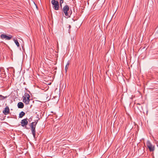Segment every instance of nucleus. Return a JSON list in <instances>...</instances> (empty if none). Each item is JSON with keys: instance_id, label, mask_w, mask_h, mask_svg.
<instances>
[{"instance_id": "1", "label": "nucleus", "mask_w": 158, "mask_h": 158, "mask_svg": "<svg viewBox=\"0 0 158 158\" xmlns=\"http://www.w3.org/2000/svg\"><path fill=\"white\" fill-rule=\"evenodd\" d=\"M63 11L65 15L67 17H69L72 13L71 10V12L69 10V7L68 6L65 5L64 6L63 9Z\"/></svg>"}, {"instance_id": "2", "label": "nucleus", "mask_w": 158, "mask_h": 158, "mask_svg": "<svg viewBox=\"0 0 158 158\" xmlns=\"http://www.w3.org/2000/svg\"><path fill=\"white\" fill-rule=\"evenodd\" d=\"M38 121L37 120L34 122L31 123V124L30 127L31 128V130L34 138H35V127L36 126L38 123Z\"/></svg>"}, {"instance_id": "3", "label": "nucleus", "mask_w": 158, "mask_h": 158, "mask_svg": "<svg viewBox=\"0 0 158 158\" xmlns=\"http://www.w3.org/2000/svg\"><path fill=\"white\" fill-rule=\"evenodd\" d=\"M51 3L53 6V8L55 10H58L59 8V4L58 1L55 0H52Z\"/></svg>"}, {"instance_id": "4", "label": "nucleus", "mask_w": 158, "mask_h": 158, "mask_svg": "<svg viewBox=\"0 0 158 158\" xmlns=\"http://www.w3.org/2000/svg\"><path fill=\"white\" fill-rule=\"evenodd\" d=\"M146 144L147 147L150 152H153L154 150V146L153 145L149 140L147 141Z\"/></svg>"}, {"instance_id": "5", "label": "nucleus", "mask_w": 158, "mask_h": 158, "mask_svg": "<svg viewBox=\"0 0 158 158\" xmlns=\"http://www.w3.org/2000/svg\"><path fill=\"white\" fill-rule=\"evenodd\" d=\"M21 123L22 127H25V128L27 129V128H26L27 125L28 123V119L27 118H25L22 120Z\"/></svg>"}, {"instance_id": "6", "label": "nucleus", "mask_w": 158, "mask_h": 158, "mask_svg": "<svg viewBox=\"0 0 158 158\" xmlns=\"http://www.w3.org/2000/svg\"><path fill=\"white\" fill-rule=\"evenodd\" d=\"M1 37L2 39H5L6 40H9L12 37V36L11 35H9L8 36L5 34H2Z\"/></svg>"}, {"instance_id": "7", "label": "nucleus", "mask_w": 158, "mask_h": 158, "mask_svg": "<svg viewBox=\"0 0 158 158\" xmlns=\"http://www.w3.org/2000/svg\"><path fill=\"white\" fill-rule=\"evenodd\" d=\"M10 113V109L8 106H6L3 110V113L4 114L6 115Z\"/></svg>"}, {"instance_id": "8", "label": "nucleus", "mask_w": 158, "mask_h": 158, "mask_svg": "<svg viewBox=\"0 0 158 158\" xmlns=\"http://www.w3.org/2000/svg\"><path fill=\"white\" fill-rule=\"evenodd\" d=\"M23 102L26 105L29 104L30 102L29 98L23 97Z\"/></svg>"}, {"instance_id": "9", "label": "nucleus", "mask_w": 158, "mask_h": 158, "mask_svg": "<svg viewBox=\"0 0 158 158\" xmlns=\"http://www.w3.org/2000/svg\"><path fill=\"white\" fill-rule=\"evenodd\" d=\"M18 107L19 108H23L24 107V104L21 102H19L18 103Z\"/></svg>"}, {"instance_id": "10", "label": "nucleus", "mask_w": 158, "mask_h": 158, "mask_svg": "<svg viewBox=\"0 0 158 158\" xmlns=\"http://www.w3.org/2000/svg\"><path fill=\"white\" fill-rule=\"evenodd\" d=\"M25 114L23 111H21L19 114V118H22L25 115Z\"/></svg>"}, {"instance_id": "11", "label": "nucleus", "mask_w": 158, "mask_h": 158, "mask_svg": "<svg viewBox=\"0 0 158 158\" xmlns=\"http://www.w3.org/2000/svg\"><path fill=\"white\" fill-rule=\"evenodd\" d=\"M14 41L15 42V43L16 45L17 46V47H19V43L18 41V40L16 39H14Z\"/></svg>"}, {"instance_id": "12", "label": "nucleus", "mask_w": 158, "mask_h": 158, "mask_svg": "<svg viewBox=\"0 0 158 158\" xmlns=\"http://www.w3.org/2000/svg\"><path fill=\"white\" fill-rule=\"evenodd\" d=\"M23 98H30V96L29 94L27 93H25L24 95V96H23Z\"/></svg>"}, {"instance_id": "13", "label": "nucleus", "mask_w": 158, "mask_h": 158, "mask_svg": "<svg viewBox=\"0 0 158 158\" xmlns=\"http://www.w3.org/2000/svg\"><path fill=\"white\" fill-rule=\"evenodd\" d=\"M69 65V63L68 62L66 65V66L65 67V70L66 72L67 71Z\"/></svg>"}, {"instance_id": "14", "label": "nucleus", "mask_w": 158, "mask_h": 158, "mask_svg": "<svg viewBox=\"0 0 158 158\" xmlns=\"http://www.w3.org/2000/svg\"><path fill=\"white\" fill-rule=\"evenodd\" d=\"M0 97L1 98V100H4L7 98L6 96L5 97L1 95H0Z\"/></svg>"}, {"instance_id": "15", "label": "nucleus", "mask_w": 158, "mask_h": 158, "mask_svg": "<svg viewBox=\"0 0 158 158\" xmlns=\"http://www.w3.org/2000/svg\"><path fill=\"white\" fill-rule=\"evenodd\" d=\"M64 2V0H60V5L61 8H62V4Z\"/></svg>"}, {"instance_id": "16", "label": "nucleus", "mask_w": 158, "mask_h": 158, "mask_svg": "<svg viewBox=\"0 0 158 158\" xmlns=\"http://www.w3.org/2000/svg\"><path fill=\"white\" fill-rule=\"evenodd\" d=\"M137 105H139V106H140V104H139V103H137Z\"/></svg>"}, {"instance_id": "17", "label": "nucleus", "mask_w": 158, "mask_h": 158, "mask_svg": "<svg viewBox=\"0 0 158 158\" xmlns=\"http://www.w3.org/2000/svg\"><path fill=\"white\" fill-rule=\"evenodd\" d=\"M69 27H70V25H69Z\"/></svg>"}, {"instance_id": "18", "label": "nucleus", "mask_w": 158, "mask_h": 158, "mask_svg": "<svg viewBox=\"0 0 158 158\" xmlns=\"http://www.w3.org/2000/svg\"><path fill=\"white\" fill-rule=\"evenodd\" d=\"M69 27H70V25H69Z\"/></svg>"}]
</instances>
